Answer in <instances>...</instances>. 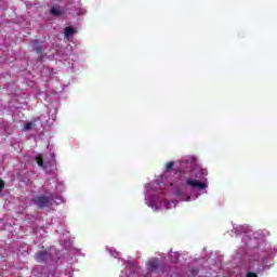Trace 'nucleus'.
Instances as JSON below:
<instances>
[{
  "instance_id": "f257e3e1",
  "label": "nucleus",
  "mask_w": 277,
  "mask_h": 277,
  "mask_svg": "<svg viewBox=\"0 0 277 277\" xmlns=\"http://www.w3.org/2000/svg\"><path fill=\"white\" fill-rule=\"evenodd\" d=\"M32 202L38 209H49L53 207V196L37 195L32 198Z\"/></svg>"
},
{
  "instance_id": "f03ea898",
  "label": "nucleus",
  "mask_w": 277,
  "mask_h": 277,
  "mask_svg": "<svg viewBox=\"0 0 277 277\" xmlns=\"http://www.w3.org/2000/svg\"><path fill=\"white\" fill-rule=\"evenodd\" d=\"M35 259L37 263H47L48 261H53V255H51L49 251L43 250L41 252L36 253Z\"/></svg>"
},
{
  "instance_id": "7ed1b4c3",
  "label": "nucleus",
  "mask_w": 277,
  "mask_h": 277,
  "mask_svg": "<svg viewBox=\"0 0 277 277\" xmlns=\"http://www.w3.org/2000/svg\"><path fill=\"white\" fill-rule=\"evenodd\" d=\"M186 185L193 189H207V183L199 182L198 180L186 179Z\"/></svg>"
},
{
  "instance_id": "20e7f679",
  "label": "nucleus",
  "mask_w": 277,
  "mask_h": 277,
  "mask_svg": "<svg viewBox=\"0 0 277 277\" xmlns=\"http://www.w3.org/2000/svg\"><path fill=\"white\" fill-rule=\"evenodd\" d=\"M193 174H195V179H199L200 181H202V179L207 176V169L195 168L193 170Z\"/></svg>"
},
{
  "instance_id": "39448f33",
  "label": "nucleus",
  "mask_w": 277,
  "mask_h": 277,
  "mask_svg": "<svg viewBox=\"0 0 277 277\" xmlns=\"http://www.w3.org/2000/svg\"><path fill=\"white\" fill-rule=\"evenodd\" d=\"M147 269L149 272H157V269H159V261L158 260H150L147 263Z\"/></svg>"
},
{
  "instance_id": "423d86ee",
  "label": "nucleus",
  "mask_w": 277,
  "mask_h": 277,
  "mask_svg": "<svg viewBox=\"0 0 277 277\" xmlns=\"http://www.w3.org/2000/svg\"><path fill=\"white\" fill-rule=\"evenodd\" d=\"M32 50H34L36 53H38V54L42 53V47H41V44H40V40L35 39V40L32 41Z\"/></svg>"
},
{
  "instance_id": "0eeeda50",
  "label": "nucleus",
  "mask_w": 277,
  "mask_h": 277,
  "mask_svg": "<svg viewBox=\"0 0 277 277\" xmlns=\"http://www.w3.org/2000/svg\"><path fill=\"white\" fill-rule=\"evenodd\" d=\"M35 161L37 162V164L39 166V168H47L45 166H44V158L42 157V155H37L36 157H35Z\"/></svg>"
},
{
  "instance_id": "6e6552de",
  "label": "nucleus",
  "mask_w": 277,
  "mask_h": 277,
  "mask_svg": "<svg viewBox=\"0 0 277 277\" xmlns=\"http://www.w3.org/2000/svg\"><path fill=\"white\" fill-rule=\"evenodd\" d=\"M75 34V28L68 26L65 28V38H70Z\"/></svg>"
},
{
  "instance_id": "1a4fd4ad",
  "label": "nucleus",
  "mask_w": 277,
  "mask_h": 277,
  "mask_svg": "<svg viewBox=\"0 0 277 277\" xmlns=\"http://www.w3.org/2000/svg\"><path fill=\"white\" fill-rule=\"evenodd\" d=\"M50 13L52 14V16H62V11H60V9H57L56 6H52Z\"/></svg>"
},
{
  "instance_id": "9d476101",
  "label": "nucleus",
  "mask_w": 277,
  "mask_h": 277,
  "mask_svg": "<svg viewBox=\"0 0 277 277\" xmlns=\"http://www.w3.org/2000/svg\"><path fill=\"white\" fill-rule=\"evenodd\" d=\"M34 127H36V124L34 122H27L24 124L23 130L24 131H31V129H34Z\"/></svg>"
},
{
  "instance_id": "9b49d317",
  "label": "nucleus",
  "mask_w": 277,
  "mask_h": 277,
  "mask_svg": "<svg viewBox=\"0 0 277 277\" xmlns=\"http://www.w3.org/2000/svg\"><path fill=\"white\" fill-rule=\"evenodd\" d=\"M166 171L167 172H174V162L173 161L167 163Z\"/></svg>"
},
{
  "instance_id": "f8f14e48",
  "label": "nucleus",
  "mask_w": 277,
  "mask_h": 277,
  "mask_svg": "<svg viewBox=\"0 0 277 277\" xmlns=\"http://www.w3.org/2000/svg\"><path fill=\"white\" fill-rule=\"evenodd\" d=\"M247 277H259V275H256V273L249 272Z\"/></svg>"
},
{
  "instance_id": "ddd939ff",
  "label": "nucleus",
  "mask_w": 277,
  "mask_h": 277,
  "mask_svg": "<svg viewBox=\"0 0 277 277\" xmlns=\"http://www.w3.org/2000/svg\"><path fill=\"white\" fill-rule=\"evenodd\" d=\"M3 187H5V182H3V180H0V192H2Z\"/></svg>"
},
{
  "instance_id": "4468645a",
  "label": "nucleus",
  "mask_w": 277,
  "mask_h": 277,
  "mask_svg": "<svg viewBox=\"0 0 277 277\" xmlns=\"http://www.w3.org/2000/svg\"><path fill=\"white\" fill-rule=\"evenodd\" d=\"M190 272H192V276H198V269L197 268H193Z\"/></svg>"
},
{
  "instance_id": "2eb2a0df",
  "label": "nucleus",
  "mask_w": 277,
  "mask_h": 277,
  "mask_svg": "<svg viewBox=\"0 0 277 277\" xmlns=\"http://www.w3.org/2000/svg\"><path fill=\"white\" fill-rule=\"evenodd\" d=\"M50 163H51V166H54V163H55V158L52 157V161H51Z\"/></svg>"
}]
</instances>
